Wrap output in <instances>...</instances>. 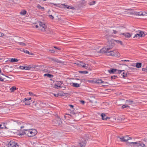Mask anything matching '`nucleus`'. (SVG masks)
I'll return each instance as SVG.
<instances>
[{
	"mask_svg": "<svg viewBox=\"0 0 147 147\" xmlns=\"http://www.w3.org/2000/svg\"><path fill=\"white\" fill-rule=\"evenodd\" d=\"M125 61H128L129 60H122L121 61V62H124Z\"/></svg>",
	"mask_w": 147,
	"mask_h": 147,
	"instance_id": "0e129e2a",
	"label": "nucleus"
},
{
	"mask_svg": "<svg viewBox=\"0 0 147 147\" xmlns=\"http://www.w3.org/2000/svg\"><path fill=\"white\" fill-rule=\"evenodd\" d=\"M137 15H138L139 16H144L143 13L142 12H137Z\"/></svg>",
	"mask_w": 147,
	"mask_h": 147,
	"instance_id": "e433bc0d",
	"label": "nucleus"
},
{
	"mask_svg": "<svg viewBox=\"0 0 147 147\" xmlns=\"http://www.w3.org/2000/svg\"><path fill=\"white\" fill-rule=\"evenodd\" d=\"M123 71V70H118V71H116V74H120Z\"/></svg>",
	"mask_w": 147,
	"mask_h": 147,
	"instance_id": "a19ab883",
	"label": "nucleus"
},
{
	"mask_svg": "<svg viewBox=\"0 0 147 147\" xmlns=\"http://www.w3.org/2000/svg\"><path fill=\"white\" fill-rule=\"evenodd\" d=\"M80 3L81 4H83L84 5H85L86 3V2L85 1V0H82L80 1Z\"/></svg>",
	"mask_w": 147,
	"mask_h": 147,
	"instance_id": "f704fd0d",
	"label": "nucleus"
},
{
	"mask_svg": "<svg viewBox=\"0 0 147 147\" xmlns=\"http://www.w3.org/2000/svg\"><path fill=\"white\" fill-rule=\"evenodd\" d=\"M82 62L81 61H79L76 63H74V64H76L78 67H81L82 66Z\"/></svg>",
	"mask_w": 147,
	"mask_h": 147,
	"instance_id": "412c9836",
	"label": "nucleus"
},
{
	"mask_svg": "<svg viewBox=\"0 0 147 147\" xmlns=\"http://www.w3.org/2000/svg\"><path fill=\"white\" fill-rule=\"evenodd\" d=\"M117 138L118 140L124 142H127L129 140V137L128 136L121 137H117Z\"/></svg>",
	"mask_w": 147,
	"mask_h": 147,
	"instance_id": "423d86ee",
	"label": "nucleus"
},
{
	"mask_svg": "<svg viewBox=\"0 0 147 147\" xmlns=\"http://www.w3.org/2000/svg\"><path fill=\"white\" fill-rule=\"evenodd\" d=\"M137 12H136L134 10L129 9V14L131 15H137Z\"/></svg>",
	"mask_w": 147,
	"mask_h": 147,
	"instance_id": "ddd939ff",
	"label": "nucleus"
},
{
	"mask_svg": "<svg viewBox=\"0 0 147 147\" xmlns=\"http://www.w3.org/2000/svg\"><path fill=\"white\" fill-rule=\"evenodd\" d=\"M126 74H125V73L124 72L123 73L122 75L123 77H125L126 76Z\"/></svg>",
	"mask_w": 147,
	"mask_h": 147,
	"instance_id": "4d7b16f0",
	"label": "nucleus"
},
{
	"mask_svg": "<svg viewBox=\"0 0 147 147\" xmlns=\"http://www.w3.org/2000/svg\"><path fill=\"white\" fill-rule=\"evenodd\" d=\"M53 95L55 96L58 97L59 96H60L59 94H53Z\"/></svg>",
	"mask_w": 147,
	"mask_h": 147,
	"instance_id": "a18cd8bd",
	"label": "nucleus"
},
{
	"mask_svg": "<svg viewBox=\"0 0 147 147\" xmlns=\"http://www.w3.org/2000/svg\"><path fill=\"white\" fill-rule=\"evenodd\" d=\"M98 53H106L108 56H116V52L115 51H111L110 50H108L107 51H104L102 52L99 51Z\"/></svg>",
	"mask_w": 147,
	"mask_h": 147,
	"instance_id": "39448f33",
	"label": "nucleus"
},
{
	"mask_svg": "<svg viewBox=\"0 0 147 147\" xmlns=\"http://www.w3.org/2000/svg\"><path fill=\"white\" fill-rule=\"evenodd\" d=\"M89 81L91 83H95V80H90Z\"/></svg>",
	"mask_w": 147,
	"mask_h": 147,
	"instance_id": "603ef678",
	"label": "nucleus"
},
{
	"mask_svg": "<svg viewBox=\"0 0 147 147\" xmlns=\"http://www.w3.org/2000/svg\"><path fill=\"white\" fill-rule=\"evenodd\" d=\"M142 64L140 63H136V66L137 68H140L141 67Z\"/></svg>",
	"mask_w": 147,
	"mask_h": 147,
	"instance_id": "a878e982",
	"label": "nucleus"
},
{
	"mask_svg": "<svg viewBox=\"0 0 147 147\" xmlns=\"http://www.w3.org/2000/svg\"><path fill=\"white\" fill-rule=\"evenodd\" d=\"M23 123L21 122H18L17 123V126H20V127L21 129L24 128V127L22 125Z\"/></svg>",
	"mask_w": 147,
	"mask_h": 147,
	"instance_id": "a211bd4d",
	"label": "nucleus"
},
{
	"mask_svg": "<svg viewBox=\"0 0 147 147\" xmlns=\"http://www.w3.org/2000/svg\"><path fill=\"white\" fill-rule=\"evenodd\" d=\"M29 101V100H28V98H25L24 99V102L25 101Z\"/></svg>",
	"mask_w": 147,
	"mask_h": 147,
	"instance_id": "5fc2aeb1",
	"label": "nucleus"
},
{
	"mask_svg": "<svg viewBox=\"0 0 147 147\" xmlns=\"http://www.w3.org/2000/svg\"><path fill=\"white\" fill-rule=\"evenodd\" d=\"M139 33L138 34H137L135 35V36H134V38L135 37L136 38H139L140 37H144L145 34H144V32L142 31H139Z\"/></svg>",
	"mask_w": 147,
	"mask_h": 147,
	"instance_id": "6e6552de",
	"label": "nucleus"
},
{
	"mask_svg": "<svg viewBox=\"0 0 147 147\" xmlns=\"http://www.w3.org/2000/svg\"><path fill=\"white\" fill-rule=\"evenodd\" d=\"M18 61H19V59H18L12 58L10 60V62H11L12 63V62H18Z\"/></svg>",
	"mask_w": 147,
	"mask_h": 147,
	"instance_id": "5701e85b",
	"label": "nucleus"
},
{
	"mask_svg": "<svg viewBox=\"0 0 147 147\" xmlns=\"http://www.w3.org/2000/svg\"><path fill=\"white\" fill-rule=\"evenodd\" d=\"M37 7L38 9H41L42 10H43L44 9V7H41V6L39 4L37 5Z\"/></svg>",
	"mask_w": 147,
	"mask_h": 147,
	"instance_id": "2f4dec72",
	"label": "nucleus"
},
{
	"mask_svg": "<svg viewBox=\"0 0 147 147\" xmlns=\"http://www.w3.org/2000/svg\"><path fill=\"white\" fill-rule=\"evenodd\" d=\"M53 47L54 48H55V49H58V50H60L61 49V48L57 47H56L55 46H54Z\"/></svg>",
	"mask_w": 147,
	"mask_h": 147,
	"instance_id": "8fccbe9b",
	"label": "nucleus"
},
{
	"mask_svg": "<svg viewBox=\"0 0 147 147\" xmlns=\"http://www.w3.org/2000/svg\"><path fill=\"white\" fill-rule=\"evenodd\" d=\"M96 3V2L95 1H92L91 2H90L88 4L90 5H92L95 4Z\"/></svg>",
	"mask_w": 147,
	"mask_h": 147,
	"instance_id": "c756f323",
	"label": "nucleus"
},
{
	"mask_svg": "<svg viewBox=\"0 0 147 147\" xmlns=\"http://www.w3.org/2000/svg\"><path fill=\"white\" fill-rule=\"evenodd\" d=\"M16 89V86H12L10 89V91L11 92H14Z\"/></svg>",
	"mask_w": 147,
	"mask_h": 147,
	"instance_id": "b1692460",
	"label": "nucleus"
},
{
	"mask_svg": "<svg viewBox=\"0 0 147 147\" xmlns=\"http://www.w3.org/2000/svg\"><path fill=\"white\" fill-rule=\"evenodd\" d=\"M49 51H50L51 53H54L55 52V51L53 49L49 50Z\"/></svg>",
	"mask_w": 147,
	"mask_h": 147,
	"instance_id": "de8ad7c7",
	"label": "nucleus"
},
{
	"mask_svg": "<svg viewBox=\"0 0 147 147\" xmlns=\"http://www.w3.org/2000/svg\"><path fill=\"white\" fill-rule=\"evenodd\" d=\"M102 119L103 120H107V119H109L110 118L106 116V114L102 113L101 114Z\"/></svg>",
	"mask_w": 147,
	"mask_h": 147,
	"instance_id": "9b49d317",
	"label": "nucleus"
},
{
	"mask_svg": "<svg viewBox=\"0 0 147 147\" xmlns=\"http://www.w3.org/2000/svg\"><path fill=\"white\" fill-rule=\"evenodd\" d=\"M4 36L3 33L0 32V37H2Z\"/></svg>",
	"mask_w": 147,
	"mask_h": 147,
	"instance_id": "09e8293b",
	"label": "nucleus"
},
{
	"mask_svg": "<svg viewBox=\"0 0 147 147\" xmlns=\"http://www.w3.org/2000/svg\"><path fill=\"white\" fill-rule=\"evenodd\" d=\"M55 88H56L57 87H58V85L55 84L54 85Z\"/></svg>",
	"mask_w": 147,
	"mask_h": 147,
	"instance_id": "052dcab7",
	"label": "nucleus"
},
{
	"mask_svg": "<svg viewBox=\"0 0 147 147\" xmlns=\"http://www.w3.org/2000/svg\"><path fill=\"white\" fill-rule=\"evenodd\" d=\"M51 61H53L54 62H57L59 63H61V61L59 60L58 59L54 58H50Z\"/></svg>",
	"mask_w": 147,
	"mask_h": 147,
	"instance_id": "9d476101",
	"label": "nucleus"
},
{
	"mask_svg": "<svg viewBox=\"0 0 147 147\" xmlns=\"http://www.w3.org/2000/svg\"><path fill=\"white\" fill-rule=\"evenodd\" d=\"M63 84V82L59 81L58 82V83L57 84L58 85H61Z\"/></svg>",
	"mask_w": 147,
	"mask_h": 147,
	"instance_id": "864d4df0",
	"label": "nucleus"
},
{
	"mask_svg": "<svg viewBox=\"0 0 147 147\" xmlns=\"http://www.w3.org/2000/svg\"><path fill=\"white\" fill-rule=\"evenodd\" d=\"M25 66H20L19 67L20 69H25Z\"/></svg>",
	"mask_w": 147,
	"mask_h": 147,
	"instance_id": "37998d69",
	"label": "nucleus"
},
{
	"mask_svg": "<svg viewBox=\"0 0 147 147\" xmlns=\"http://www.w3.org/2000/svg\"><path fill=\"white\" fill-rule=\"evenodd\" d=\"M127 107H128L127 105H123L122 106V107L123 108H125Z\"/></svg>",
	"mask_w": 147,
	"mask_h": 147,
	"instance_id": "49530a36",
	"label": "nucleus"
},
{
	"mask_svg": "<svg viewBox=\"0 0 147 147\" xmlns=\"http://www.w3.org/2000/svg\"><path fill=\"white\" fill-rule=\"evenodd\" d=\"M129 146H140L142 147H144L146 146L144 143L140 141L137 142H129Z\"/></svg>",
	"mask_w": 147,
	"mask_h": 147,
	"instance_id": "20e7f679",
	"label": "nucleus"
},
{
	"mask_svg": "<svg viewBox=\"0 0 147 147\" xmlns=\"http://www.w3.org/2000/svg\"><path fill=\"white\" fill-rule=\"evenodd\" d=\"M58 87H59V88L61 87V86L60 85H58Z\"/></svg>",
	"mask_w": 147,
	"mask_h": 147,
	"instance_id": "338daca9",
	"label": "nucleus"
},
{
	"mask_svg": "<svg viewBox=\"0 0 147 147\" xmlns=\"http://www.w3.org/2000/svg\"><path fill=\"white\" fill-rule=\"evenodd\" d=\"M136 104V103L134 102L133 101L129 100V105H134Z\"/></svg>",
	"mask_w": 147,
	"mask_h": 147,
	"instance_id": "7c9ffc66",
	"label": "nucleus"
},
{
	"mask_svg": "<svg viewBox=\"0 0 147 147\" xmlns=\"http://www.w3.org/2000/svg\"><path fill=\"white\" fill-rule=\"evenodd\" d=\"M5 78H2L0 77V81H3L4 80Z\"/></svg>",
	"mask_w": 147,
	"mask_h": 147,
	"instance_id": "3c124183",
	"label": "nucleus"
},
{
	"mask_svg": "<svg viewBox=\"0 0 147 147\" xmlns=\"http://www.w3.org/2000/svg\"><path fill=\"white\" fill-rule=\"evenodd\" d=\"M117 77L115 76H111V79H115V77Z\"/></svg>",
	"mask_w": 147,
	"mask_h": 147,
	"instance_id": "13d9d810",
	"label": "nucleus"
},
{
	"mask_svg": "<svg viewBox=\"0 0 147 147\" xmlns=\"http://www.w3.org/2000/svg\"><path fill=\"white\" fill-rule=\"evenodd\" d=\"M31 98H28V100H31Z\"/></svg>",
	"mask_w": 147,
	"mask_h": 147,
	"instance_id": "774afa93",
	"label": "nucleus"
},
{
	"mask_svg": "<svg viewBox=\"0 0 147 147\" xmlns=\"http://www.w3.org/2000/svg\"><path fill=\"white\" fill-rule=\"evenodd\" d=\"M115 42H117V44H120L121 45H123V42L122 41L118 40H115Z\"/></svg>",
	"mask_w": 147,
	"mask_h": 147,
	"instance_id": "393cba45",
	"label": "nucleus"
},
{
	"mask_svg": "<svg viewBox=\"0 0 147 147\" xmlns=\"http://www.w3.org/2000/svg\"><path fill=\"white\" fill-rule=\"evenodd\" d=\"M23 51V52L25 53L28 54H30V52L27 50H25L24 49Z\"/></svg>",
	"mask_w": 147,
	"mask_h": 147,
	"instance_id": "58836bf2",
	"label": "nucleus"
},
{
	"mask_svg": "<svg viewBox=\"0 0 147 147\" xmlns=\"http://www.w3.org/2000/svg\"><path fill=\"white\" fill-rule=\"evenodd\" d=\"M37 133V131L36 129H25L23 131H20L18 135L20 136H22L25 135L29 137H32L36 135Z\"/></svg>",
	"mask_w": 147,
	"mask_h": 147,
	"instance_id": "f257e3e1",
	"label": "nucleus"
},
{
	"mask_svg": "<svg viewBox=\"0 0 147 147\" xmlns=\"http://www.w3.org/2000/svg\"><path fill=\"white\" fill-rule=\"evenodd\" d=\"M44 76H47L48 78H52L53 77V76L52 75L48 74H45L44 75Z\"/></svg>",
	"mask_w": 147,
	"mask_h": 147,
	"instance_id": "bb28decb",
	"label": "nucleus"
},
{
	"mask_svg": "<svg viewBox=\"0 0 147 147\" xmlns=\"http://www.w3.org/2000/svg\"><path fill=\"white\" fill-rule=\"evenodd\" d=\"M5 123H4L3 124H0V128L1 129H3L5 127L3 126H4Z\"/></svg>",
	"mask_w": 147,
	"mask_h": 147,
	"instance_id": "ea45409f",
	"label": "nucleus"
},
{
	"mask_svg": "<svg viewBox=\"0 0 147 147\" xmlns=\"http://www.w3.org/2000/svg\"><path fill=\"white\" fill-rule=\"evenodd\" d=\"M34 25L35 26V27L36 28H39V26H38V25H35V24Z\"/></svg>",
	"mask_w": 147,
	"mask_h": 147,
	"instance_id": "69168bd1",
	"label": "nucleus"
},
{
	"mask_svg": "<svg viewBox=\"0 0 147 147\" xmlns=\"http://www.w3.org/2000/svg\"><path fill=\"white\" fill-rule=\"evenodd\" d=\"M80 73L81 74H87L88 73V71H79Z\"/></svg>",
	"mask_w": 147,
	"mask_h": 147,
	"instance_id": "4c0bfd02",
	"label": "nucleus"
},
{
	"mask_svg": "<svg viewBox=\"0 0 147 147\" xmlns=\"http://www.w3.org/2000/svg\"><path fill=\"white\" fill-rule=\"evenodd\" d=\"M27 13V11L24 10H22L20 12V14L22 16L24 15Z\"/></svg>",
	"mask_w": 147,
	"mask_h": 147,
	"instance_id": "4be33fe9",
	"label": "nucleus"
},
{
	"mask_svg": "<svg viewBox=\"0 0 147 147\" xmlns=\"http://www.w3.org/2000/svg\"><path fill=\"white\" fill-rule=\"evenodd\" d=\"M39 28L38 30L41 31L42 32H45L46 31L47 29V26L44 23L39 22Z\"/></svg>",
	"mask_w": 147,
	"mask_h": 147,
	"instance_id": "7ed1b4c3",
	"label": "nucleus"
},
{
	"mask_svg": "<svg viewBox=\"0 0 147 147\" xmlns=\"http://www.w3.org/2000/svg\"><path fill=\"white\" fill-rule=\"evenodd\" d=\"M32 68V67L29 66H25V69L28 70H30Z\"/></svg>",
	"mask_w": 147,
	"mask_h": 147,
	"instance_id": "473e14b6",
	"label": "nucleus"
},
{
	"mask_svg": "<svg viewBox=\"0 0 147 147\" xmlns=\"http://www.w3.org/2000/svg\"><path fill=\"white\" fill-rule=\"evenodd\" d=\"M118 71V69H111L108 70V71L110 74H116V71Z\"/></svg>",
	"mask_w": 147,
	"mask_h": 147,
	"instance_id": "2eb2a0df",
	"label": "nucleus"
},
{
	"mask_svg": "<svg viewBox=\"0 0 147 147\" xmlns=\"http://www.w3.org/2000/svg\"><path fill=\"white\" fill-rule=\"evenodd\" d=\"M71 85L74 87L78 88L80 86V85L78 83H71Z\"/></svg>",
	"mask_w": 147,
	"mask_h": 147,
	"instance_id": "6ab92c4d",
	"label": "nucleus"
},
{
	"mask_svg": "<svg viewBox=\"0 0 147 147\" xmlns=\"http://www.w3.org/2000/svg\"><path fill=\"white\" fill-rule=\"evenodd\" d=\"M86 140H84V141L80 142L79 144H80V146L81 147H83L85 146L86 144Z\"/></svg>",
	"mask_w": 147,
	"mask_h": 147,
	"instance_id": "f8f14e48",
	"label": "nucleus"
},
{
	"mask_svg": "<svg viewBox=\"0 0 147 147\" xmlns=\"http://www.w3.org/2000/svg\"><path fill=\"white\" fill-rule=\"evenodd\" d=\"M49 16L50 18H51L52 20H53L54 19V18L53 16H52V15H49Z\"/></svg>",
	"mask_w": 147,
	"mask_h": 147,
	"instance_id": "c03bdc74",
	"label": "nucleus"
},
{
	"mask_svg": "<svg viewBox=\"0 0 147 147\" xmlns=\"http://www.w3.org/2000/svg\"><path fill=\"white\" fill-rule=\"evenodd\" d=\"M51 4H52L54 5L55 6L58 7H63V5L64 4H54L53 3H51Z\"/></svg>",
	"mask_w": 147,
	"mask_h": 147,
	"instance_id": "aec40b11",
	"label": "nucleus"
},
{
	"mask_svg": "<svg viewBox=\"0 0 147 147\" xmlns=\"http://www.w3.org/2000/svg\"><path fill=\"white\" fill-rule=\"evenodd\" d=\"M80 102L82 104H83L85 103V101L83 100H81Z\"/></svg>",
	"mask_w": 147,
	"mask_h": 147,
	"instance_id": "bf43d9fd",
	"label": "nucleus"
},
{
	"mask_svg": "<svg viewBox=\"0 0 147 147\" xmlns=\"http://www.w3.org/2000/svg\"><path fill=\"white\" fill-rule=\"evenodd\" d=\"M56 125H59L61 123V121L60 118L58 119L57 120H55L54 121Z\"/></svg>",
	"mask_w": 147,
	"mask_h": 147,
	"instance_id": "4468645a",
	"label": "nucleus"
},
{
	"mask_svg": "<svg viewBox=\"0 0 147 147\" xmlns=\"http://www.w3.org/2000/svg\"><path fill=\"white\" fill-rule=\"evenodd\" d=\"M81 67L85 68L86 69H91V66L88 64H86L82 62Z\"/></svg>",
	"mask_w": 147,
	"mask_h": 147,
	"instance_id": "1a4fd4ad",
	"label": "nucleus"
},
{
	"mask_svg": "<svg viewBox=\"0 0 147 147\" xmlns=\"http://www.w3.org/2000/svg\"><path fill=\"white\" fill-rule=\"evenodd\" d=\"M69 106L70 107H71L72 108H73L74 107L73 105H69Z\"/></svg>",
	"mask_w": 147,
	"mask_h": 147,
	"instance_id": "680f3d73",
	"label": "nucleus"
},
{
	"mask_svg": "<svg viewBox=\"0 0 147 147\" xmlns=\"http://www.w3.org/2000/svg\"><path fill=\"white\" fill-rule=\"evenodd\" d=\"M95 83H97V84H100L101 83H104L105 82L104 81H102L101 80H95ZM105 83L106 84H107L108 83L107 82H105Z\"/></svg>",
	"mask_w": 147,
	"mask_h": 147,
	"instance_id": "dca6fc26",
	"label": "nucleus"
},
{
	"mask_svg": "<svg viewBox=\"0 0 147 147\" xmlns=\"http://www.w3.org/2000/svg\"><path fill=\"white\" fill-rule=\"evenodd\" d=\"M63 4L64 5H63V8H66L67 9H75L74 7L67 5H65V4Z\"/></svg>",
	"mask_w": 147,
	"mask_h": 147,
	"instance_id": "f3484780",
	"label": "nucleus"
},
{
	"mask_svg": "<svg viewBox=\"0 0 147 147\" xmlns=\"http://www.w3.org/2000/svg\"><path fill=\"white\" fill-rule=\"evenodd\" d=\"M18 43L19 44L21 45L22 46H26V45L25 43H24L23 42H18Z\"/></svg>",
	"mask_w": 147,
	"mask_h": 147,
	"instance_id": "72a5a7b5",
	"label": "nucleus"
},
{
	"mask_svg": "<svg viewBox=\"0 0 147 147\" xmlns=\"http://www.w3.org/2000/svg\"><path fill=\"white\" fill-rule=\"evenodd\" d=\"M118 33V32L116 30H113V32H112V34H116Z\"/></svg>",
	"mask_w": 147,
	"mask_h": 147,
	"instance_id": "c9c22d12",
	"label": "nucleus"
},
{
	"mask_svg": "<svg viewBox=\"0 0 147 147\" xmlns=\"http://www.w3.org/2000/svg\"><path fill=\"white\" fill-rule=\"evenodd\" d=\"M30 102H28V103H25V105H30Z\"/></svg>",
	"mask_w": 147,
	"mask_h": 147,
	"instance_id": "6e6d98bb",
	"label": "nucleus"
},
{
	"mask_svg": "<svg viewBox=\"0 0 147 147\" xmlns=\"http://www.w3.org/2000/svg\"><path fill=\"white\" fill-rule=\"evenodd\" d=\"M142 71H144L147 72V67H146V68H142Z\"/></svg>",
	"mask_w": 147,
	"mask_h": 147,
	"instance_id": "79ce46f5",
	"label": "nucleus"
},
{
	"mask_svg": "<svg viewBox=\"0 0 147 147\" xmlns=\"http://www.w3.org/2000/svg\"><path fill=\"white\" fill-rule=\"evenodd\" d=\"M115 40H112L109 42L107 45L101 49L99 51L102 52L111 49L115 46Z\"/></svg>",
	"mask_w": 147,
	"mask_h": 147,
	"instance_id": "f03ea898",
	"label": "nucleus"
},
{
	"mask_svg": "<svg viewBox=\"0 0 147 147\" xmlns=\"http://www.w3.org/2000/svg\"><path fill=\"white\" fill-rule=\"evenodd\" d=\"M120 35H124L125 37L128 38L129 37V33H121Z\"/></svg>",
	"mask_w": 147,
	"mask_h": 147,
	"instance_id": "c85d7f7f",
	"label": "nucleus"
},
{
	"mask_svg": "<svg viewBox=\"0 0 147 147\" xmlns=\"http://www.w3.org/2000/svg\"><path fill=\"white\" fill-rule=\"evenodd\" d=\"M49 67L47 68L44 69L43 70L45 72L50 73L51 71L49 69Z\"/></svg>",
	"mask_w": 147,
	"mask_h": 147,
	"instance_id": "cd10ccee",
	"label": "nucleus"
},
{
	"mask_svg": "<svg viewBox=\"0 0 147 147\" xmlns=\"http://www.w3.org/2000/svg\"><path fill=\"white\" fill-rule=\"evenodd\" d=\"M8 147H16V146H20V144L16 143L13 141H10L8 143L7 146Z\"/></svg>",
	"mask_w": 147,
	"mask_h": 147,
	"instance_id": "0eeeda50",
	"label": "nucleus"
},
{
	"mask_svg": "<svg viewBox=\"0 0 147 147\" xmlns=\"http://www.w3.org/2000/svg\"><path fill=\"white\" fill-rule=\"evenodd\" d=\"M29 94L30 95H34V94H33L31 92H29Z\"/></svg>",
	"mask_w": 147,
	"mask_h": 147,
	"instance_id": "e2e57ef3",
	"label": "nucleus"
}]
</instances>
